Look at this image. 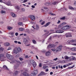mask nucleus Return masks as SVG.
I'll list each match as a JSON object with an SVG mask.
<instances>
[{
    "label": "nucleus",
    "mask_w": 76,
    "mask_h": 76,
    "mask_svg": "<svg viewBox=\"0 0 76 76\" xmlns=\"http://www.w3.org/2000/svg\"><path fill=\"white\" fill-rule=\"evenodd\" d=\"M26 32L28 33H29V30L28 29H27L26 30Z\"/></svg>",
    "instance_id": "nucleus-44"
},
{
    "label": "nucleus",
    "mask_w": 76,
    "mask_h": 76,
    "mask_svg": "<svg viewBox=\"0 0 76 76\" xmlns=\"http://www.w3.org/2000/svg\"><path fill=\"white\" fill-rule=\"evenodd\" d=\"M24 30V28H19V31H23Z\"/></svg>",
    "instance_id": "nucleus-37"
},
{
    "label": "nucleus",
    "mask_w": 76,
    "mask_h": 76,
    "mask_svg": "<svg viewBox=\"0 0 76 76\" xmlns=\"http://www.w3.org/2000/svg\"><path fill=\"white\" fill-rule=\"evenodd\" d=\"M17 65H18L17 66ZM19 64H17L16 65H15L14 66V68L15 69H17V68H18V67L19 66Z\"/></svg>",
    "instance_id": "nucleus-31"
},
{
    "label": "nucleus",
    "mask_w": 76,
    "mask_h": 76,
    "mask_svg": "<svg viewBox=\"0 0 76 76\" xmlns=\"http://www.w3.org/2000/svg\"><path fill=\"white\" fill-rule=\"evenodd\" d=\"M76 10V7L73 8V10Z\"/></svg>",
    "instance_id": "nucleus-63"
},
{
    "label": "nucleus",
    "mask_w": 76,
    "mask_h": 76,
    "mask_svg": "<svg viewBox=\"0 0 76 76\" xmlns=\"http://www.w3.org/2000/svg\"><path fill=\"white\" fill-rule=\"evenodd\" d=\"M45 5L46 6H50V3L49 2L46 3L45 4Z\"/></svg>",
    "instance_id": "nucleus-30"
},
{
    "label": "nucleus",
    "mask_w": 76,
    "mask_h": 76,
    "mask_svg": "<svg viewBox=\"0 0 76 76\" xmlns=\"http://www.w3.org/2000/svg\"><path fill=\"white\" fill-rule=\"evenodd\" d=\"M67 44L68 45L71 44L73 45L76 46V39L69 40L67 41Z\"/></svg>",
    "instance_id": "nucleus-1"
},
{
    "label": "nucleus",
    "mask_w": 76,
    "mask_h": 76,
    "mask_svg": "<svg viewBox=\"0 0 76 76\" xmlns=\"http://www.w3.org/2000/svg\"><path fill=\"white\" fill-rule=\"evenodd\" d=\"M14 34H15V32H11L9 33V34H10V35H13Z\"/></svg>",
    "instance_id": "nucleus-33"
},
{
    "label": "nucleus",
    "mask_w": 76,
    "mask_h": 76,
    "mask_svg": "<svg viewBox=\"0 0 76 76\" xmlns=\"http://www.w3.org/2000/svg\"><path fill=\"white\" fill-rule=\"evenodd\" d=\"M72 60H76V58L75 57H73Z\"/></svg>",
    "instance_id": "nucleus-49"
},
{
    "label": "nucleus",
    "mask_w": 76,
    "mask_h": 76,
    "mask_svg": "<svg viewBox=\"0 0 76 76\" xmlns=\"http://www.w3.org/2000/svg\"><path fill=\"white\" fill-rule=\"evenodd\" d=\"M38 73V70H34L33 72L31 73L30 75L31 76H35Z\"/></svg>",
    "instance_id": "nucleus-4"
},
{
    "label": "nucleus",
    "mask_w": 76,
    "mask_h": 76,
    "mask_svg": "<svg viewBox=\"0 0 76 76\" xmlns=\"http://www.w3.org/2000/svg\"><path fill=\"white\" fill-rule=\"evenodd\" d=\"M32 41L34 44H37V42L35 40H33Z\"/></svg>",
    "instance_id": "nucleus-32"
},
{
    "label": "nucleus",
    "mask_w": 76,
    "mask_h": 76,
    "mask_svg": "<svg viewBox=\"0 0 76 76\" xmlns=\"http://www.w3.org/2000/svg\"><path fill=\"white\" fill-rule=\"evenodd\" d=\"M62 49V45H59L58 47L56 49V52L57 53H58V52H59L60 51H61V49Z\"/></svg>",
    "instance_id": "nucleus-6"
},
{
    "label": "nucleus",
    "mask_w": 76,
    "mask_h": 76,
    "mask_svg": "<svg viewBox=\"0 0 76 76\" xmlns=\"http://www.w3.org/2000/svg\"><path fill=\"white\" fill-rule=\"evenodd\" d=\"M0 12L1 13H4V14H5L6 13V12L2 10Z\"/></svg>",
    "instance_id": "nucleus-34"
},
{
    "label": "nucleus",
    "mask_w": 76,
    "mask_h": 76,
    "mask_svg": "<svg viewBox=\"0 0 76 76\" xmlns=\"http://www.w3.org/2000/svg\"><path fill=\"white\" fill-rule=\"evenodd\" d=\"M3 68H6V69H7V70H9V69H8V68H7V66H6L4 65L3 66Z\"/></svg>",
    "instance_id": "nucleus-38"
},
{
    "label": "nucleus",
    "mask_w": 76,
    "mask_h": 76,
    "mask_svg": "<svg viewBox=\"0 0 76 76\" xmlns=\"http://www.w3.org/2000/svg\"><path fill=\"white\" fill-rule=\"evenodd\" d=\"M11 15L13 18H16V14H15V13H13L11 12Z\"/></svg>",
    "instance_id": "nucleus-19"
},
{
    "label": "nucleus",
    "mask_w": 76,
    "mask_h": 76,
    "mask_svg": "<svg viewBox=\"0 0 76 76\" xmlns=\"http://www.w3.org/2000/svg\"><path fill=\"white\" fill-rule=\"evenodd\" d=\"M60 1H55L52 4H53V5H56V4H57L59 3H60Z\"/></svg>",
    "instance_id": "nucleus-17"
},
{
    "label": "nucleus",
    "mask_w": 76,
    "mask_h": 76,
    "mask_svg": "<svg viewBox=\"0 0 76 76\" xmlns=\"http://www.w3.org/2000/svg\"><path fill=\"white\" fill-rule=\"evenodd\" d=\"M47 67L48 66H44L43 67V69H47Z\"/></svg>",
    "instance_id": "nucleus-43"
},
{
    "label": "nucleus",
    "mask_w": 76,
    "mask_h": 76,
    "mask_svg": "<svg viewBox=\"0 0 76 76\" xmlns=\"http://www.w3.org/2000/svg\"><path fill=\"white\" fill-rule=\"evenodd\" d=\"M60 20H58V22H57V23L58 24H59V23H60Z\"/></svg>",
    "instance_id": "nucleus-59"
},
{
    "label": "nucleus",
    "mask_w": 76,
    "mask_h": 76,
    "mask_svg": "<svg viewBox=\"0 0 76 76\" xmlns=\"http://www.w3.org/2000/svg\"><path fill=\"white\" fill-rule=\"evenodd\" d=\"M29 57H28V55H26L25 56V58H29Z\"/></svg>",
    "instance_id": "nucleus-52"
},
{
    "label": "nucleus",
    "mask_w": 76,
    "mask_h": 76,
    "mask_svg": "<svg viewBox=\"0 0 76 76\" xmlns=\"http://www.w3.org/2000/svg\"><path fill=\"white\" fill-rule=\"evenodd\" d=\"M32 27L33 28V29H31V31L34 32L35 31V28H34V26H32Z\"/></svg>",
    "instance_id": "nucleus-40"
},
{
    "label": "nucleus",
    "mask_w": 76,
    "mask_h": 76,
    "mask_svg": "<svg viewBox=\"0 0 76 76\" xmlns=\"http://www.w3.org/2000/svg\"><path fill=\"white\" fill-rule=\"evenodd\" d=\"M6 56L7 57L10 59V60H12V59L13 58V57L12 56H11V55H9L8 53H6Z\"/></svg>",
    "instance_id": "nucleus-8"
},
{
    "label": "nucleus",
    "mask_w": 76,
    "mask_h": 76,
    "mask_svg": "<svg viewBox=\"0 0 76 76\" xmlns=\"http://www.w3.org/2000/svg\"><path fill=\"white\" fill-rule=\"evenodd\" d=\"M61 20H65L66 19V17H63L62 18H60Z\"/></svg>",
    "instance_id": "nucleus-36"
},
{
    "label": "nucleus",
    "mask_w": 76,
    "mask_h": 76,
    "mask_svg": "<svg viewBox=\"0 0 76 76\" xmlns=\"http://www.w3.org/2000/svg\"><path fill=\"white\" fill-rule=\"evenodd\" d=\"M27 1L28 0H24L23 2H22V3H26V2H27Z\"/></svg>",
    "instance_id": "nucleus-58"
},
{
    "label": "nucleus",
    "mask_w": 76,
    "mask_h": 76,
    "mask_svg": "<svg viewBox=\"0 0 76 76\" xmlns=\"http://www.w3.org/2000/svg\"><path fill=\"white\" fill-rule=\"evenodd\" d=\"M44 9L45 10H46L47 9H48V8L47 7H44Z\"/></svg>",
    "instance_id": "nucleus-56"
},
{
    "label": "nucleus",
    "mask_w": 76,
    "mask_h": 76,
    "mask_svg": "<svg viewBox=\"0 0 76 76\" xmlns=\"http://www.w3.org/2000/svg\"><path fill=\"white\" fill-rule=\"evenodd\" d=\"M13 51L15 54H19V52L17 50L16 48H15L13 50Z\"/></svg>",
    "instance_id": "nucleus-15"
},
{
    "label": "nucleus",
    "mask_w": 76,
    "mask_h": 76,
    "mask_svg": "<svg viewBox=\"0 0 76 76\" xmlns=\"http://www.w3.org/2000/svg\"><path fill=\"white\" fill-rule=\"evenodd\" d=\"M44 23H45V21H43L41 23V25H44Z\"/></svg>",
    "instance_id": "nucleus-53"
},
{
    "label": "nucleus",
    "mask_w": 76,
    "mask_h": 76,
    "mask_svg": "<svg viewBox=\"0 0 76 76\" xmlns=\"http://www.w3.org/2000/svg\"><path fill=\"white\" fill-rule=\"evenodd\" d=\"M4 50V48L2 47L0 48V53L2 52Z\"/></svg>",
    "instance_id": "nucleus-27"
},
{
    "label": "nucleus",
    "mask_w": 76,
    "mask_h": 76,
    "mask_svg": "<svg viewBox=\"0 0 76 76\" xmlns=\"http://www.w3.org/2000/svg\"><path fill=\"white\" fill-rule=\"evenodd\" d=\"M39 26H38V25H37L36 30H38V29H39Z\"/></svg>",
    "instance_id": "nucleus-42"
},
{
    "label": "nucleus",
    "mask_w": 76,
    "mask_h": 76,
    "mask_svg": "<svg viewBox=\"0 0 76 76\" xmlns=\"http://www.w3.org/2000/svg\"><path fill=\"white\" fill-rule=\"evenodd\" d=\"M55 47H56V45L54 44H50L49 45L47 46V48H54Z\"/></svg>",
    "instance_id": "nucleus-11"
},
{
    "label": "nucleus",
    "mask_w": 76,
    "mask_h": 76,
    "mask_svg": "<svg viewBox=\"0 0 76 76\" xmlns=\"http://www.w3.org/2000/svg\"><path fill=\"white\" fill-rule=\"evenodd\" d=\"M70 26H69L67 25L62 27L61 29L63 30H66V29H70Z\"/></svg>",
    "instance_id": "nucleus-7"
},
{
    "label": "nucleus",
    "mask_w": 76,
    "mask_h": 76,
    "mask_svg": "<svg viewBox=\"0 0 76 76\" xmlns=\"http://www.w3.org/2000/svg\"><path fill=\"white\" fill-rule=\"evenodd\" d=\"M71 50L73 51H76V47L72 48H71Z\"/></svg>",
    "instance_id": "nucleus-23"
},
{
    "label": "nucleus",
    "mask_w": 76,
    "mask_h": 76,
    "mask_svg": "<svg viewBox=\"0 0 76 76\" xmlns=\"http://www.w3.org/2000/svg\"><path fill=\"white\" fill-rule=\"evenodd\" d=\"M57 59H58V58H55V59H53V61H56V60H57Z\"/></svg>",
    "instance_id": "nucleus-57"
},
{
    "label": "nucleus",
    "mask_w": 76,
    "mask_h": 76,
    "mask_svg": "<svg viewBox=\"0 0 76 76\" xmlns=\"http://www.w3.org/2000/svg\"><path fill=\"white\" fill-rule=\"evenodd\" d=\"M64 31L62 30H58L56 31L55 33H58L59 34H61L64 32Z\"/></svg>",
    "instance_id": "nucleus-14"
},
{
    "label": "nucleus",
    "mask_w": 76,
    "mask_h": 76,
    "mask_svg": "<svg viewBox=\"0 0 76 76\" xmlns=\"http://www.w3.org/2000/svg\"><path fill=\"white\" fill-rule=\"evenodd\" d=\"M22 23L21 22H19L18 23V24L19 25H22Z\"/></svg>",
    "instance_id": "nucleus-47"
},
{
    "label": "nucleus",
    "mask_w": 76,
    "mask_h": 76,
    "mask_svg": "<svg viewBox=\"0 0 76 76\" xmlns=\"http://www.w3.org/2000/svg\"><path fill=\"white\" fill-rule=\"evenodd\" d=\"M51 22H48L44 26H45V27H47V26H48L50 23Z\"/></svg>",
    "instance_id": "nucleus-22"
},
{
    "label": "nucleus",
    "mask_w": 76,
    "mask_h": 76,
    "mask_svg": "<svg viewBox=\"0 0 76 76\" xmlns=\"http://www.w3.org/2000/svg\"><path fill=\"white\" fill-rule=\"evenodd\" d=\"M65 37H72V35L70 33H68L65 34Z\"/></svg>",
    "instance_id": "nucleus-13"
},
{
    "label": "nucleus",
    "mask_w": 76,
    "mask_h": 76,
    "mask_svg": "<svg viewBox=\"0 0 76 76\" xmlns=\"http://www.w3.org/2000/svg\"><path fill=\"white\" fill-rule=\"evenodd\" d=\"M63 26V24L61 23L60 24L59 26H58V27L59 28H61V27H62Z\"/></svg>",
    "instance_id": "nucleus-41"
},
{
    "label": "nucleus",
    "mask_w": 76,
    "mask_h": 76,
    "mask_svg": "<svg viewBox=\"0 0 76 76\" xmlns=\"http://www.w3.org/2000/svg\"><path fill=\"white\" fill-rule=\"evenodd\" d=\"M4 58H5V56L4 53H1L0 54V60L1 61H3Z\"/></svg>",
    "instance_id": "nucleus-5"
},
{
    "label": "nucleus",
    "mask_w": 76,
    "mask_h": 76,
    "mask_svg": "<svg viewBox=\"0 0 76 76\" xmlns=\"http://www.w3.org/2000/svg\"><path fill=\"white\" fill-rule=\"evenodd\" d=\"M45 73L44 72H42L39 74L38 75V76H42V75H44Z\"/></svg>",
    "instance_id": "nucleus-21"
},
{
    "label": "nucleus",
    "mask_w": 76,
    "mask_h": 76,
    "mask_svg": "<svg viewBox=\"0 0 76 76\" xmlns=\"http://www.w3.org/2000/svg\"><path fill=\"white\" fill-rule=\"evenodd\" d=\"M69 58H70V57H68V56H65L64 57V58L66 60H68V59H69Z\"/></svg>",
    "instance_id": "nucleus-29"
},
{
    "label": "nucleus",
    "mask_w": 76,
    "mask_h": 76,
    "mask_svg": "<svg viewBox=\"0 0 76 76\" xmlns=\"http://www.w3.org/2000/svg\"><path fill=\"white\" fill-rule=\"evenodd\" d=\"M69 9H70V10H73V7H71V6H69Z\"/></svg>",
    "instance_id": "nucleus-35"
},
{
    "label": "nucleus",
    "mask_w": 76,
    "mask_h": 76,
    "mask_svg": "<svg viewBox=\"0 0 76 76\" xmlns=\"http://www.w3.org/2000/svg\"><path fill=\"white\" fill-rule=\"evenodd\" d=\"M29 76V74H28L26 72H23V73H21L20 75V76Z\"/></svg>",
    "instance_id": "nucleus-9"
},
{
    "label": "nucleus",
    "mask_w": 76,
    "mask_h": 76,
    "mask_svg": "<svg viewBox=\"0 0 76 76\" xmlns=\"http://www.w3.org/2000/svg\"><path fill=\"white\" fill-rule=\"evenodd\" d=\"M13 28L12 27L8 26L7 29L8 30H12V29H13Z\"/></svg>",
    "instance_id": "nucleus-24"
},
{
    "label": "nucleus",
    "mask_w": 76,
    "mask_h": 76,
    "mask_svg": "<svg viewBox=\"0 0 76 76\" xmlns=\"http://www.w3.org/2000/svg\"><path fill=\"white\" fill-rule=\"evenodd\" d=\"M27 41L28 40H27V39L26 38H24L23 41V42L25 44H26V43Z\"/></svg>",
    "instance_id": "nucleus-20"
},
{
    "label": "nucleus",
    "mask_w": 76,
    "mask_h": 76,
    "mask_svg": "<svg viewBox=\"0 0 76 76\" xmlns=\"http://www.w3.org/2000/svg\"><path fill=\"white\" fill-rule=\"evenodd\" d=\"M14 42L15 44H17V43H18V41L16 40Z\"/></svg>",
    "instance_id": "nucleus-61"
},
{
    "label": "nucleus",
    "mask_w": 76,
    "mask_h": 76,
    "mask_svg": "<svg viewBox=\"0 0 76 76\" xmlns=\"http://www.w3.org/2000/svg\"><path fill=\"white\" fill-rule=\"evenodd\" d=\"M15 48H16V49L17 50V51H18V52H20V51H21V49L20 48L18 47Z\"/></svg>",
    "instance_id": "nucleus-25"
},
{
    "label": "nucleus",
    "mask_w": 76,
    "mask_h": 76,
    "mask_svg": "<svg viewBox=\"0 0 76 76\" xmlns=\"http://www.w3.org/2000/svg\"><path fill=\"white\" fill-rule=\"evenodd\" d=\"M52 51H56V49H51Z\"/></svg>",
    "instance_id": "nucleus-50"
},
{
    "label": "nucleus",
    "mask_w": 76,
    "mask_h": 76,
    "mask_svg": "<svg viewBox=\"0 0 76 76\" xmlns=\"http://www.w3.org/2000/svg\"><path fill=\"white\" fill-rule=\"evenodd\" d=\"M74 5L75 6H76V1H75L74 4Z\"/></svg>",
    "instance_id": "nucleus-64"
},
{
    "label": "nucleus",
    "mask_w": 76,
    "mask_h": 76,
    "mask_svg": "<svg viewBox=\"0 0 76 76\" xmlns=\"http://www.w3.org/2000/svg\"><path fill=\"white\" fill-rule=\"evenodd\" d=\"M21 10L23 12H25V10L24 8H22Z\"/></svg>",
    "instance_id": "nucleus-54"
},
{
    "label": "nucleus",
    "mask_w": 76,
    "mask_h": 76,
    "mask_svg": "<svg viewBox=\"0 0 76 76\" xmlns=\"http://www.w3.org/2000/svg\"><path fill=\"white\" fill-rule=\"evenodd\" d=\"M50 55H51V53L49 51H48L46 53V56L48 57V56H49Z\"/></svg>",
    "instance_id": "nucleus-16"
},
{
    "label": "nucleus",
    "mask_w": 76,
    "mask_h": 76,
    "mask_svg": "<svg viewBox=\"0 0 76 76\" xmlns=\"http://www.w3.org/2000/svg\"><path fill=\"white\" fill-rule=\"evenodd\" d=\"M19 59L20 60V61H22V60H23V59L22 58H20Z\"/></svg>",
    "instance_id": "nucleus-51"
},
{
    "label": "nucleus",
    "mask_w": 76,
    "mask_h": 76,
    "mask_svg": "<svg viewBox=\"0 0 76 76\" xmlns=\"http://www.w3.org/2000/svg\"><path fill=\"white\" fill-rule=\"evenodd\" d=\"M19 73V72L18 71H16L14 73H13V75L14 76H17L18 75V73Z\"/></svg>",
    "instance_id": "nucleus-18"
},
{
    "label": "nucleus",
    "mask_w": 76,
    "mask_h": 76,
    "mask_svg": "<svg viewBox=\"0 0 76 76\" xmlns=\"http://www.w3.org/2000/svg\"><path fill=\"white\" fill-rule=\"evenodd\" d=\"M15 9H17V10H19V6L18 5L14 7Z\"/></svg>",
    "instance_id": "nucleus-28"
},
{
    "label": "nucleus",
    "mask_w": 76,
    "mask_h": 76,
    "mask_svg": "<svg viewBox=\"0 0 76 76\" xmlns=\"http://www.w3.org/2000/svg\"><path fill=\"white\" fill-rule=\"evenodd\" d=\"M72 63H69L67 65V66H69L70 65H72Z\"/></svg>",
    "instance_id": "nucleus-45"
},
{
    "label": "nucleus",
    "mask_w": 76,
    "mask_h": 76,
    "mask_svg": "<svg viewBox=\"0 0 76 76\" xmlns=\"http://www.w3.org/2000/svg\"><path fill=\"white\" fill-rule=\"evenodd\" d=\"M71 55H74V56H76V53H72L71 54Z\"/></svg>",
    "instance_id": "nucleus-46"
},
{
    "label": "nucleus",
    "mask_w": 76,
    "mask_h": 76,
    "mask_svg": "<svg viewBox=\"0 0 76 76\" xmlns=\"http://www.w3.org/2000/svg\"><path fill=\"white\" fill-rule=\"evenodd\" d=\"M28 18H30L32 20H35V17L34 15H30L28 16Z\"/></svg>",
    "instance_id": "nucleus-10"
},
{
    "label": "nucleus",
    "mask_w": 76,
    "mask_h": 76,
    "mask_svg": "<svg viewBox=\"0 0 76 76\" xmlns=\"http://www.w3.org/2000/svg\"><path fill=\"white\" fill-rule=\"evenodd\" d=\"M3 3L4 4L7 5V6H11V1H8L7 2H4Z\"/></svg>",
    "instance_id": "nucleus-12"
},
{
    "label": "nucleus",
    "mask_w": 76,
    "mask_h": 76,
    "mask_svg": "<svg viewBox=\"0 0 76 76\" xmlns=\"http://www.w3.org/2000/svg\"><path fill=\"white\" fill-rule=\"evenodd\" d=\"M4 45H5V46H6V47L7 46H9L10 45V43L9 42H7L5 43L4 44Z\"/></svg>",
    "instance_id": "nucleus-26"
},
{
    "label": "nucleus",
    "mask_w": 76,
    "mask_h": 76,
    "mask_svg": "<svg viewBox=\"0 0 76 76\" xmlns=\"http://www.w3.org/2000/svg\"><path fill=\"white\" fill-rule=\"evenodd\" d=\"M42 66V64L41 63H39V67H41Z\"/></svg>",
    "instance_id": "nucleus-60"
},
{
    "label": "nucleus",
    "mask_w": 76,
    "mask_h": 76,
    "mask_svg": "<svg viewBox=\"0 0 76 76\" xmlns=\"http://www.w3.org/2000/svg\"><path fill=\"white\" fill-rule=\"evenodd\" d=\"M18 35H19V34H18V33L16 32L15 33V36H18Z\"/></svg>",
    "instance_id": "nucleus-55"
},
{
    "label": "nucleus",
    "mask_w": 76,
    "mask_h": 76,
    "mask_svg": "<svg viewBox=\"0 0 76 76\" xmlns=\"http://www.w3.org/2000/svg\"><path fill=\"white\" fill-rule=\"evenodd\" d=\"M28 64L30 65H31V64H32L34 68H35L36 66H37V64L35 63V61L33 60H31L28 63Z\"/></svg>",
    "instance_id": "nucleus-2"
},
{
    "label": "nucleus",
    "mask_w": 76,
    "mask_h": 76,
    "mask_svg": "<svg viewBox=\"0 0 76 76\" xmlns=\"http://www.w3.org/2000/svg\"><path fill=\"white\" fill-rule=\"evenodd\" d=\"M61 63H66V62L64 61V60H62L61 61Z\"/></svg>",
    "instance_id": "nucleus-48"
},
{
    "label": "nucleus",
    "mask_w": 76,
    "mask_h": 76,
    "mask_svg": "<svg viewBox=\"0 0 76 76\" xmlns=\"http://www.w3.org/2000/svg\"><path fill=\"white\" fill-rule=\"evenodd\" d=\"M44 32H46L45 34L42 36L43 38L44 39H45V38H47V37L48 35H49L50 34L48 35H47V34H49V32L46 30H44Z\"/></svg>",
    "instance_id": "nucleus-3"
},
{
    "label": "nucleus",
    "mask_w": 76,
    "mask_h": 76,
    "mask_svg": "<svg viewBox=\"0 0 76 76\" xmlns=\"http://www.w3.org/2000/svg\"><path fill=\"white\" fill-rule=\"evenodd\" d=\"M31 7H32V8H34L35 7L34 5H32L31 6Z\"/></svg>",
    "instance_id": "nucleus-62"
},
{
    "label": "nucleus",
    "mask_w": 76,
    "mask_h": 76,
    "mask_svg": "<svg viewBox=\"0 0 76 76\" xmlns=\"http://www.w3.org/2000/svg\"><path fill=\"white\" fill-rule=\"evenodd\" d=\"M49 14L50 15H52V16H54L55 15V14L53 13L52 12H49Z\"/></svg>",
    "instance_id": "nucleus-39"
}]
</instances>
